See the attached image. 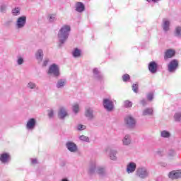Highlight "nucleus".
Here are the masks:
<instances>
[{
    "label": "nucleus",
    "mask_w": 181,
    "mask_h": 181,
    "mask_svg": "<svg viewBox=\"0 0 181 181\" xmlns=\"http://www.w3.org/2000/svg\"><path fill=\"white\" fill-rule=\"evenodd\" d=\"M70 32H71V27L69 25H64L61 27L57 34L59 47H62L67 42Z\"/></svg>",
    "instance_id": "nucleus-1"
},
{
    "label": "nucleus",
    "mask_w": 181,
    "mask_h": 181,
    "mask_svg": "<svg viewBox=\"0 0 181 181\" xmlns=\"http://www.w3.org/2000/svg\"><path fill=\"white\" fill-rule=\"evenodd\" d=\"M136 176L139 179H146L149 176V171L146 167H139L136 170Z\"/></svg>",
    "instance_id": "nucleus-2"
},
{
    "label": "nucleus",
    "mask_w": 181,
    "mask_h": 181,
    "mask_svg": "<svg viewBox=\"0 0 181 181\" xmlns=\"http://www.w3.org/2000/svg\"><path fill=\"white\" fill-rule=\"evenodd\" d=\"M47 74L53 76V77H59L60 76V68H59V65L56 64H51L49 67Z\"/></svg>",
    "instance_id": "nucleus-3"
},
{
    "label": "nucleus",
    "mask_w": 181,
    "mask_h": 181,
    "mask_svg": "<svg viewBox=\"0 0 181 181\" xmlns=\"http://www.w3.org/2000/svg\"><path fill=\"white\" fill-rule=\"evenodd\" d=\"M179 67V62L177 59L171 60L168 65V71L169 73H175Z\"/></svg>",
    "instance_id": "nucleus-4"
},
{
    "label": "nucleus",
    "mask_w": 181,
    "mask_h": 181,
    "mask_svg": "<svg viewBox=\"0 0 181 181\" xmlns=\"http://www.w3.org/2000/svg\"><path fill=\"white\" fill-rule=\"evenodd\" d=\"M26 25V16H22L17 18L16 21V29H23Z\"/></svg>",
    "instance_id": "nucleus-5"
},
{
    "label": "nucleus",
    "mask_w": 181,
    "mask_h": 181,
    "mask_svg": "<svg viewBox=\"0 0 181 181\" xmlns=\"http://www.w3.org/2000/svg\"><path fill=\"white\" fill-rule=\"evenodd\" d=\"M65 146L66 149H68V151L72 153H76V152L78 151L77 144L73 141H67L65 144Z\"/></svg>",
    "instance_id": "nucleus-6"
},
{
    "label": "nucleus",
    "mask_w": 181,
    "mask_h": 181,
    "mask_svg": "<svg viewBox=\"0 0 181 181\" xmlns=\"http://www.w3.org/2000/svg\"><path fill=\"white\" fill-rule=\"evenodd\" d=\"M103 107L105 110L111 112L114 110V102L109 98H105L103 99Z\"/></svg>",
    "instance_id": "nucleus-7"
},
{
    "label": "nucleus",
    "mask_w": 181,
    "mask_h": 181,
    "mask_svg": "<svg viewBox=\"0 0 181 181\" xmlns=\"http://www.w3.org/2000/svg\"><path fill=\"white\" fill-rule=\"evenodd\" d=\"M124 122H125L127 128H134V127L136 124V121L131 115H128L127 117H126L124 118Z\"/></svg>",
    "instance_id": "nucleus-8"
},
{
    "label": "nucleus",
    "mask_w": 181,
    "mask_h": 181,
    "mask_svg": "<svg viewBox=\"0 0 181 181\" xmlns=\"http://www.w3.org/2000/svg\"><path fill=\"white\" fill-rule=\"evenodd\" d=\"M37 124V122L36 121V119L30 118L27 121L25 128L28 131H33V129L36 128Z\"/></svg>",
    "instance_id": "nucleus-9"
},
{
    "label": "nucleus",
    "mask_w": 181,
    "mask_h": 181,
    "mask_svg": "<svg viewBox=\"0 0 181 181\" xmlns=\"http://www.w3.org/2000/svg\"><path fill=\"white\" fill-rule=\"evenodd\" d=\"M85 117L87 118L88 121H93L95 118V115H94V110L91 107H88L85 110Z\"/></svg>",
    "instance_id": "nucleus-10"
},
{
    "label": "nucleus",
    "mask_w": 181,
    "mask_h": 181,
    "mask_svg": "<svg viewBox=\"0 0 181 181\" xmlns=\"http://www.w3.org/2000/svg\"><path fill=\"white\" fill-rule=\"evenodd\" d=\"M148 70L151 74H156V73H158V64L155 62H151L148 64Z\"/></svg>",
    "instance_id": "nucleus-11"
},
{
    "label": "nucleus",
    "mask_w": 181,
    "mask_h": 181,
    "mask_svg": "<svg viewBox=\"0 0 181 181\" xmlns=\"http://www.w3.org/2000/svg\"><path fill=\"white\" fill-rule=\"evenodd\" d=\"M93 73L95 78L98 79V81L100 83L104 81V75H103V74H101V72H100L97 68L93 69Z\"/></svg>",
    "instance_id": "nucleus-12"
},
{
    "label": "nucleus",
    "mask_w": 181,
    "mask_h": 181,
    "mask_svg": "<svg viewBox=\"0 0 181 181\" xmlns=\"http://www.w3.org/2000/svg\"><path fill=\"white\" fill-rule=\"evenodd\" d=\"M95 170H97V161L92 160L89 165L88 173V175H94Z\"/></svg>",
    "instance_id": "nucleus-13"
},
{
    "label": "nucleus",
    "mask_w": 181,
    "mask_h": 181,
    "mask_svg": "<svg viewBox=\"0 0 181 181\" xmlns=\"http://www.w3.org/2000/svg\"><path fill=\"white\" fill-rule=\"evenodd\" d=\"M170 179H179L181 177V170H177L170 172L168 174Z\"/></svg>",
    "instance_id": "nucleus-14"
},
{
    "label": "nucleus",
    "mask_w": 181,
    "mask_h": 181,
    "mask_svg": "<svg viewBox=\"0 0 181 181\" xmlns=\"http://www.w3.org/2000/svg\"><path fill=\"white\" fill-rule=\"evenodd\" d=\"M136 170V163L134 162H130L127 165V173H134Z\"/></svg>",
    "instance_id": "nucleus-15"
},
{
    "label": "nucleus",
    "mask_w": 181,
    "mask_h": 181,
    "mask_svg": "<svg viewBox=\"0 0 181 181\" xmlns=\"http://www.w3.org/2000/svg\"><path fill=\"white\" fill-rule=\"evenodd\" d=\"M11 160V155L8 153H3L0 155V161L1 163H8Z\"/></svg>",
    "instance_id": "nucleus-16"
},
{
    "label": "nucleus",
    "mask_w": 181,
    "mask_h": 181,
    "mask_svg": "<svg viewBox=\"0 0 181 181\" xmlns=\"http://www.w3.org/2000/svg\"><path fill=\"white\" fill-rule=\"evenodd\" d=\"M66 84H67V80H66V78H60L57 81L56 87L57 88H59V89L64 88Z\"/></svg>",
    "instance_id": "nucleus-17"
},
{
    "label": "nucleus",
    "mask_w": 181,
    "mask_h": 181,
    "mask_svg": "<svg viewBox=\"0 0 181 181\" xmlns=\"http://www.w3.org/2000/svg\"><path fill=\"white\" fill-rule=\"evenodd\" d=\"M44 56L45 54L43 53V49H38L35 52V58L37 60L38 63H42Z\"/></svg>",
    "instance_id": "nucleus-18"
},
{
    "label": "nucleus",
    "mask_w": 181,
    "mask_h": 181,
    "mask_svg": "<svg viewBox=\"0 0 181 181\" xmlns=\"http://www.w3.org/2000/svg\"><path fill=\"white\" fill-rule=\"evenodd\" d=\"M132 142V138H131V135L129 134H126L122 139V144L124 146H128L129 145H131Z\"/></svg>",
    "instance_id": "nucleus-19"
},
{
    "label": "nucleus",
    "mask_w": 181,
    "mask_h": 181,
    "mask_svg": "<svg viewBox=\"0 0 181 181\" xmlns=\"http://www.w3.org/2000/svg\"><path fill=\"white\" fill-rule=\"evenodd\" d=\"M67 116V110L64 107H61L58 111V117L59 119H64Z\"/></svg>",
    "instance_id": "nucleus-20"
},
{
    "label": "nucleus",
    "mask_w": 181,
    "mask_h": 181,
    "mask_svg": "<svg viewBox=\"0 0 181 181\" xmlns=\"http://www.w3.org/2000/svg\"><path fill=\"white\" fill-rule=\"evenodd\" d=\"M96 173H98L99 176H102V177L107 176V169H105V167H102V166L98 167L96 168Z\"/></svg>",
    "instance_id": "nucleus-21"
},
{
    "label": "nucleus",
    "mask_w": 181,
    "mask_h": 181,
    "mask_svg": "<svg viewBox=\"0 0 181 181\" xmlns=\"http://www.w3.org/2000/svg\"><path fill=\"white\" fill-rule=\"evenodd\" d=\"M75 8H76V12H79L80 13H81V12H84L86 9V6H84V4L80 1L76 2L75 5Z\"/></svg>",
    "instance_id": "nucleus-22"
},
{
    "label": "nucleus",
    "mask_w": 181,
    "mask_h": 181,
    "mask_svg": "<svg viewBox=\"0 0 181 181\" xmlns=\"http://www.w3.org/2000/svg\"><path fill=\"white\" fill-rule=\"evenodd\" d=\"M118 151L117 150H111L109 154V158L110 160H113L114 162H117L118 160Z\"/></svg>",
    "instance_id": "nucleus-23"
},
{
    "label": "nucleus",
    "mask_w": 181,
    "mask_h": 181,
    "mask_svg": "<svg viewBox=\"0 0 181 181\" xmlns=\"http://www.w3.org/2000/svg\"><path fill=\"white\" fill-rule=\"evenodd\" d=\"M162 28H163V30H164V32H168V30L170 28V21L168 19H163Z\"/></svg>",
    "instance_id": "nucleus-24"
},
{
    "label": "nucleus",
    "mask_w": 181,
    "mask_h": 181,
    "mask_svg": "<svg viewBox=\"0 0 181 181\" xmlns=\"http://www.w3.org/2000/svg\"><path fill=\"white\" fill-rule=\"evenodd\" d=\"M175 54H176V52L175 50L168 49L165 52L164 59H165V60H168V59H172V57H173V56H175Z\"/></svg>",
    "instance_id": "nucleus-25"
},
{
    "label": "nucleus",
    "mask_w": 181,
    "mask_h": 181,
    "mask_svg": "<svg viewBox=\"0 0 181 181\" xmlns=\"http://www.w3.org/2000/svg\"><path fill=\"white\" fill-rule=\"evenodd\" d=\"M142 115L144 117L148 115L149 117L153 115V108L152 107H147L144 109L142 112Z\"/></svg>",
    "instance_id": "nucleus-26"
},
{
    "label": "nucleus",
    "mask_w": 181,
    "mask_h": 181,
    "mask_svg": "<svg viewBox=\"0 0 181 181\" xmlns=\"http://www.w3.org/2000/svg\"><path fill=\"white\" fill-rule=\"evenodd\" d=\"M72 55L75 58L80 57V56H81V49L75 48L72 52Z\"/></svg>",
    "instance_id": "nucleus-27"
},
{
    "label": "nucleus",
    "mask_w": 181,
    "mask_h": 181,
    "mask_svg": "<svg viewBox=\"0 0 181 181\" xmlns=\"http://www.w3.org/2000/svg\"><path fill=\"white\" fill-rule=\"evenodd\" d=\"M27 88H28L29 90H37V86H36V83H33V82H29L27 84Z\"/></svg>",
    "instance_id": "nucleus-28"
},
{
    "label": "nucleus",
    "mask_w": 181,
    "mask_h": 181,
    "mask_svg": "<svg viewBox=\"0 0 181 181\" xmlns=\"http://www.w3.org/2000/svg\"><path fill=\"white\" fill-rule=\"evenodd\" d=\"M160 136L162 138H170V132L163 130L160 132Z\"/></svg>",
    "instance_id": "nucleus-29"
},
{
    "label": "nucleus",
    "mask_w": 181,
    "mask_h": 181,
    "mask_svg": "<svg viewBox=\"0 0 181 181\" xmlns=\"http://www.w3.org/2000/svg\"><path fill=\"white\" fill-rule=\"evenodd\" d=\"M72 110L74 112V114H78V111H80V106L78 103H75L72 106Z\"/></svg>",
    "instance_id": "nucleus-30"
},
{
    "label": "nucleus",
    "mask_w": 181,
    "mask_h": 181,
    "mask_svg": "<svg viewBox=\"0 0 181 181\" xmlns=\"http://www.w3.org/2000/svg\"><path fill=\"white\" fill-rule=\"evenodd\" d=\"M175 36H176V37H181V27L180 26H177L175 28Z\"/></svg>",
    "instance_id": "nucleus-31"
},
{
    "label": "nucleus",
    "mask_w": 181,
    "mask_h": 181,
    "mask_svg": "<svg viewBox=\"0 0 181 181\" xmlns=\"http://www.w3.org/2000/svg\"><path fill=\"white\" fill-rule=\"evenodd\" d=\"M174 119L176 122H180V121H181V113L180 112H176L174 115Z\"/></svg>",
    "instance_id": "nucleus-32"
},
{
    "label": "nucleus",
    "mask_w": 181,
    "mask_h": 181,
    "mask_svg": "<svg viewBox=\"0 0 181 181\" xmlns=\"http://www.w3.org/2000/svg\"><path fill=\"white\" fill-rule=\"evenodd\" d=\"M124 107L125 108H131L132 107V102L129 100H124Z\"/></svg>",
    "instance_id": "nucleus-33"
},
{
    "label": "nucleus",
    "mask_w": 181,
    "mask_h": 181,
    "mask_svg": "<svg viewBox=\"0 0 181 181\" xmlns=\"http://www.w3.org/2000/svg\"><path fill=\"white\" fill-rule=\"evenodd\" d=\"M12 13L14 16H18V15H19V13H21V8H16L13 9Z\"/></svg>",
    "instance_id": "nucleus-34"
},
{
    "label": "nucleus",
    "mask_w": 181,
    "mask_h": 181,
    "mask_svg": "<svg viewBox=\"0 0 181 181\" xmlns=\"http://www.w3.org/2000/svg\"><path fill=\"white\" fill-rule=\"evenodd\" d=\"M80 141H83V142H90V139L84 135H81L79 136Z\"/></svg>",
    "instance_id": "nucleus-35"
},
{
    "label": "nucleus",
    "mask_w": 181,
    "mask_h": 181,
    "mask_svg": "<svg viewBox=\"0 0 181 181\" xmlns=\"http://www.w3.org/2000/svg\"><path fill=\"white\" fill-rule=\"evenodd\" d=\"M23 62V58L22 57H17V64H18V66H22Z\"/></svg>",
    "instance_id": "nucleus-36"
},
{
    "label": "nucleus",
    "mask_w": 181,
    "mask_h": 181,
    "mask_svg": "<svg viewBox=\"0 0 181 181\" xmlns=\"http://www.w3.org/2000/svg\"><path fill=\"white\" fill-rule=\"evenodd\" d=\"M129 78H131V77L127 74H125L122 76V80L124 82L128 81Z\"/></svg>",
    "instance_id": "nucleus-37"
},
{
    "label": "nucleus",
    "mask_w": 181,
    "mask_h": 181,
    "mask_svg": "<svg viewBox=\"0 0 181 181\" xmlns=\"http://www.w3.org/2000/svg\"><path fill=\"white\" fill-rule=\"evenodd\" d=\"M147 99L148 101H152L153 100V93H149L147 94Z\"/></svg>",
    "instance_id": "nucleus-38"
},
{
    "label": "nucleus",
    "mask_w": 181,
    "mask_h": 181,
    "mask_svg": "<svg viewBox=\"0 0 181 181\" xmlns=\"http://www.w3.org/2000/svg\"><path fill=\"white\" fill-rule=\"evenodd\" d=\"M48 117L49 118H53V117H54V112L53 111V110L48 111Z\"/></svg>",
    "instance_id": "nucleus-39"
},
{
    "label": "nucleus",
    "mask_w": 181,
    "mask_h": 181,
    "mask_svg": "<svg viewBox=\"0 0 181 181\" xmlns=\"http://www.w3.org/2000/svg\"><path fill=\"white\" fill-rule=\"evenodd\" d=\"M78 131H83V129H86V127L83 124H78L77 126Z\"/></svg>",
    "instance_id": "nucleus-40"
},
{
    "label": "nucleus",
    "mask_w": 181,
    "mask_h": 181,
    "mask_svg": "<svg viewBox=\"0 0 181 181\" xmlns=\"http://www.w3.org/2000/svg\"><path fill=\"white\" fill-rule=\"evenodd\" d=\"M132 90H133L134 93H138V86L136 84H133Z\"/></svg>",
    "instance_id": "nucleus-41"
},
{
    "label": "nucleus",
    "mask_w": 181,
    "mask_h": 181,
    "mask_svg": "<svg viewBox=\"0 0 181 181\" xmlns=\"http://www.w3.org/2000/svg\"><path fill=\"white\" fill-rule=\"evenodd\" d=\"M49 22H54V15H50L48 18Z\"/></svg>",
    "instance_id": "nucleus-42"
},
{
    "label": "nucleus",
    "mask_w": 181,
    "mask_h": 181,
    "mask_svg": "<svg viewBox=\"0 0 181 181\" xmlns=\"http://www.w3.org/2000/svg\"><path fill=\"white\" fill-rule=\"evenodd\" d=\"M175 151L173 150H170L169 152H168V156L170 157H172V156H175Z\"/></svg>",
    "instance_id": "nucleus-43"
},
{
    "label": "nucleus",
    "mask_w": 181,
    "mask_h": 181,
    "mask_svg": "<svg viewBox=\"0 0 181 181\" xmlns=\"http://www.w3.org/2000/svg\"><path fill=\"white\" fill-rule=\"evenodd\" d=\"M48 63H49V59H46L43 62V64H42L43 67H46V66H47Z\"/></svg>",
    "instance_id": "nucleus-44"
},
{
    "label": "nucleus",
    "mask_w": 181,
    "mask_h": 181,
    "mask_svg": "<svg viewBox=\"0 0 181 181\" xmlns=\"http://www.w3.org/2000/svg\"><path fill=\"white\" fill-rule=\"evenodd\" d=\"M140 104H141V105H143V107H145V105H146L147 103L146 100L145 99H143L140 101Z\"/></svg>",
    "instance_id": "nucleus-45"
},
{
    "label": "nucleus",
    "mask_w": 181,
    "mask_h": 181,
    "mask_svg": "<svg viewBox=\"0 0 181 181\" xmlns=\"http://www.w3.org/2000/svg\"><path fill=\"white\" fill-rule=\"evenodd\" d=\"M31 163H33V165H36V163H37V160L36 158L32 159Z\"/></svg>",
    "instance_id": "nucleus-46"
},
{
    "label": "nucleus",
    "mask_w": 181,
    "mask_h": 181,
    "mask_svg": "<svg viewBox=\"0 0 181 181\" xmlns=\"http://www.w3.org/2000/svg\"><path fill=\"white\" fill-rule=\"evenodd\" d=\"M5 9H6L5 6H1V12H4V11H5Z\"/></svg>",
    "instance_id": "nucleus-47"
},
{
    "label": "nucleus",
    "mask_w": 181,
    "mask_h": 181,
    "mask_svg": "<svg viewBox=\"0 0 181 181\" xmlns=\"http://www.w3.org/2000/svg\"><path fill=\"white\" fill-rule=\"evenodd\" d=\"M61 181H69L67 178H64Z\"/></svg>",
    "instance_id": "nucleus-48"
},
{
    "label": "nucleus",
    "mask_w": 181,
    "mask_h": 181,
    "mask_svg": "<svg viewBox=\"0 0 181 181\" xmlns=\"http://www.w3.org/2000/svg\"><path fill=\"white\" fill-rule=\"evenodd\" d=\"M153 1V2H156V1H158V0H152Z\"/></svg>",
    "instance_id": "nucleus-49"
},
{
    "label": "nucleus",
    "mask_w": 181,
    "mask_h": 181,
    "mask_svg": "<svg viewBox=\"0 0 181 181\" xmlns=\"http://www.w3.org/2000/svg\"><path fill=\"white\" fill-rule=\"evenodd\" d=\"M147 1V2H149V0H146Z\"/></svg>",
    "instance_id": "nucleus-50"
}]
</instances>
